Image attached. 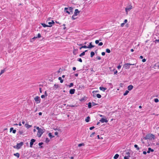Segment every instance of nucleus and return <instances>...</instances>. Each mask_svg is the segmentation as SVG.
I'll use <instances>...</instances> for the list:
<instances>
[{
    "instance_id": "nucleus-1",
    "label": "nucleus",
    "mask_w": 159,
    "mask_h": 159,
    "mask_svg": "<svg viewBox=\"0 0 159 159\" xmlns=\"http://www.w3.org/2000/svg\"><path fill=\"white\" fill-rule=\"evenodd\" d=\"M155 136L154 135L151 134H148L146 135L144 138L145 139L152 140L155 139Z\"/></svg>"
},
{
    "instance_id": "nucleus-2",
    "label": "nucleus",
    "mask_w": 159,
    "mask_h": 159,
    "mask_svg": "<svg viewBox=\"0 0 159 159\" xmlns=\"http://www.w3.org/2000/svg\"><path fill=\"white\" fill-rule=\"evenodd\" d=\"M23 142H21L20 143H17L16 146V147L15 146L14 147L15 148H16L17 149H19L21 148V146L23 145Z\"/></svg>"
},
{
    "instance_id": "nucleus-3",
    "label": "nucleus",
    "mask_w": 159,
    "mask_h": 159,
    "mask_svg": "<svg viewBox=\"0 0 159 159\" xmlns=\"http://www.w3.org/2000/svg\"><path fill=\"white\" fill-rule=\"evenodd\" d=\"M135 65L134 64H132L127 63L125 64L124 65V68L126 69H129L130 68V65Z\"/></svg>"
},
{
    "instance_id": "nucleus-4",
    "label": "nucleus",
    "mask_w": 159,
    "mask_h": 159,
    "mask_svg": "<svg viewBox=\"0 0 159 159\" xmlns=\"http://www.w3.org/2000/svg\"><path fill=\"white\" fill-rule=\"evenodd\" d=\"M132 8V6L131 5H129L125 8V11L127 14H128V11Z\"/></svg>"
},
{
    "instance_id": "nucleus-5",
    "label": "nucleus",
    "mask_w": 159,
    "mask_h": 159,
    "mask_svg": "<svg viewBox=\"0 0 159 159\" xmlns=\"http://www.w3.org/2000/svg\"><path fill=\"white\" fill-rule=\"evenodd\" d=\"M43 133V129H40L39 130H38L37 135L38 137H40L41 136Z\"/></svg>"
},
{
    "instance_id": "nucleus-6",
    "label": "nucleus",
    "mask_w": 159,
    "mask_h": 159,
    "mask_svg": "<svg viewBox=\"0 0 159 159\" xmlns=\"http://www.w3.org/2000/svg\"><path fill=\"white\" fill-rule=\"evenodd\" d=\"M34 100L37 104L39 103L40 102L41 99L40 98V97L38 96L35 97L34 98Z\"/></svg>"
},
{
    "instance_id": "nucleus-7",
    "label": "nucleus",
    "mask_w": 159,
    "mask_h": 159,
    "mask_svg": "<svg viewBox=\"0 0 159 159\" xmlns=\"http://www.w3.org/2000/svg\"><path fill=\"white\" fill-rule=\"evenodd\" d=\"M35 141L36 140L34 139H32L31 140L30 142V147H32L34 143L35 142Z\"/></svg>"
},
{
    "instance_id": "nucleus-8",
    "label": "nucleus",
    "mask_w": 159,
    "mask_h": 159,
    "mask_svg": "<svg viewBox=\"0 0 159 159\" xmlns=\"http://www.w3.org/2000/svg\"><path fill=\"white\" fill-rule=\"evenodd\" d=\"M99 121L101 123H103L104 122L107 123L108 122V120L106 119L102 118Z\"/></svg>"
},
{
    "instance_id": "nucleus-9",
    "label": "nucleus",
    "mask_w": 159,
    "mask_h": 159,
    "mask_svg": "<svg viewBox=\"0 0 159 159\" xmlns=\"http://www.w3.org/2000/svg\"><path fill=\"white\" fill-rule=\"evenodd\" d=\"M80 11H79L78 9H75V12L74 13V16H77L80 13Z\"/></svg>"
},
{
    "instance_id": "nucleus-10",
    "label": "nucleus",
    "mask_w": 159,
    "mask_h": 159,
    "mask_svg": "<svg viewBox=\"0 0 159 159\" xmlns=\"http://www.w3.org/2000/svg\"><path fill=\"white\" fill-rule=\"evenodd\" d=\"M75 91V89H71L70 90V93L71 94H73L74 93Z\"/></svg>"
},
{
    "instance_id": "nucleus-11",
    "label": "nucleus",
    "mask_w": 159,
    "mask_h": 159,
    "mask_svg": "<svg viewBox=\"0 0 159 159\" xmlns=\"http://www.w3.org/2000/svg\"><path fill=\"white\" fill-rule=\"evenodd\" d=\"M92 42L90 43L89 45L87 46L88 48H91L94 47V46L92 44Z\"/></svg>"
},
{
    "instance_id": "nucleus-12",
    "label": "nucleus",
    "mask_w": 159,
    "mask_h": 159,
    "mask_svg": "<svg viewBox=\"0 0 159 159\" xmlns=\"http://www.w3.org/2000/svg\"><path fill=\"white\" fill-rule=\"evenodd\" d=\"M133 88V86L132 85H129L128 87V90L130 91Z\"/></svg>"
},
{
    "instance_id": "nucleus-13",
    "label": "nucleus",
    "mask_w": 159,
    "mask_h": 159,
    "mask_svg": "<svg viewBox=\"0 0 159 159\" xmlns=\"http://www.w3.org/2000/svg\"><path fill=\"white\" fill-rule=\"evenodd\" d=\"M126 154L127 155V156H125L124 157V159H129L128 158L130 157V154L129 152H128L126 153Z\"/></svg>"
},
{
    "instance_id": "nucleus-14",
    "label": "nucleus",
    "mask_w": 159,
    "mask_h": 159,
    "mask_svg": "<svg viewBox=\"0 0 159 159\" xmlns=\"http://www.w3.org/2000/svg\"><path fill=\"white\" fill-rule=\"evenodd\" d=\"M153 149H152L151 148H148V151H147V152L149 153H150V152H153Z\"/></svg>"
},
{
    "instance_id": "nucleus-15",
    "label": "nucleus",
    "mask_w": 159,
    "mask_h": 159,
    "mask_svg": "<svg viewBox=\"0 0 159 159\" xmlns=\"http://www.w3.org/2000/svg\"><path fill=\"white\" fill-rule=\"evenodd\" d=\"M44 27H50L52 26V25H46L44 23H42L41 24Z\"/></svg>"
},
{
    "instance_id": "nucleus-16",
    "label": "nucleus",
    "mask_w": 159,
    "mask_h": 159,
    "mask_svg": "<svg viewBox=\"0 0 159 159\" xmlns=\"http://www.w3.org/2000/svg\"><path fill=\"white\" fill-rule=\"evenodd\" d=\"M99 89L101 90H102L103 91H105V90L107 89L106 88L101 87H100Z\"/></svg>"
},
{
    "instance_id": "nucleus-17",
    "label": "nucleus",
    "mask_w": 159,
    "mask_h": 159,
    "mask_svg": "<svg viewBox=\"0 0 159 159\" xmlns=\"http://www.w3.org/2000/svg\"><path fill=\"white\" fill-rule=\"evenodd\" d=\"M68 9V8L67 7H65L64 8V11H66V13H68L69 14H70V12L67 10Z\"/></svg>"
},
{
    "instance_id": "nucleus-18",
    "label": "nucleus",
    "mask_w": 159,
    "mask_h": 159,
    "mask_svg": "<svg viewBox=\"0 0 159 159\" xmlns=\"http://www.w3.org/2000/svg\"><path fill=\"white\" fill-rule=\"evenodd\" d=\"M87 50H85L84 52H83L82 53H81L79 55L80 57H81L83 56H84L85 54V52H86L87 51Z\"/></svg>"
},
{
    "instance_id": "nucleus-19",
    "label": "nucleus",
    "mask_w": 159,
    "mask_h": 159,
    "mask_svg": "<svg viewBox=\"0 0 159 159\" xmlns=\"http://www.w3.org/2000/svg\"><path fill=\"white\" fill-rule=\"evenodd\" d=\"M119 157V154H116L114 157L113 158L114 159H117Z\"/></svg>"
},
{
    "instance_id": "nucleus-20",
    "label": "nucleus",
    "mask_w": 159,
    "mask_h": 159,
    "mask_svg": "<svg viewBox=\"0 0 159 159\" xmlns=\"http://www.w3.org/2000/svg\"><path fill=\"white\" fill-rule=\"evenodd\" d=\"M92 104L90 102H89L88 104V107L89 108H90L92 107Z\"/></svg>"
},
{
    "instance_id": "nucleus-21",
    "label": "nucleus",
    "mask_w": 159,
    "mask_h": 159,
    "mask_svg": "<svg viewBox=\"0 0 159 159\" xmlns=\"http://www.w3.org/2000/svg\"><path fill=\"white\" fill-rule=\"evenodd\" d=\"M14 155L17 158H19L20 156V154H19V153H14Z\"/></svg>"
},
{
    "instance_id": "nucleus-22",
    "label": "nucleus",
    "mask_w": 159,
    "mask_h": 159,
    "mask_svg": "<svg viewBox=\"0 0 159 159\" xmlns=\"http://www.w3.org/2000/svg\"><path fill=\"white\" fill-rule=\"evenodd\" d=\"M48 24L49 25H52V24H54V22L53 20H52L51 22H48Z\"/></svg>"
},
{
    "instance_id": "nucleus-23",
    "label": "nucleus",
    "mask_w": 159,
    "mask_h": 159,
    "mask_svg": "<svg viewBox=\"0 0 159 159\" xmlns=\"http://www.w3.org/2000/svg\"><path fill=\"white\" fill-rule=\"evenodd\" d=\"M95 55V53L93 52H91L90 53L91 57H93Z\"/></svg>"
},
{
    "instance_id": "nucleus-24",
    "label": "nucleus",
    "mask_w": 159,
    "mask_h": 159,
    "mask_svg": "<svg viewBox=\"0 0 159 159\" xmlns=\"http://www.w3.org/2000/svg\"><path fill=\"white\" fill-rule=\"evenodd\" d=\"M90 117L89 116H88L85 119V120L87 122H88L89 121Z\"/></svg>"
},
{
    "instance_id": "nucleus-25",
    "label": "nucleus",
    "mask_w": 159,
    "mask_h": 159,
    "mask_svg": "<svg viewBox=\"0 0 159 159\" xmlns=\"http://www.w3.org/2000/svg\"><path fill=\"white\" fill-rule=\"evenodd\" d=\"M25 127L27 128H29L31 127V125H30L28 124H25Z\"/></svg>"
},
{
    "instance_id": "nucleus-26",
    "label": "nucleus",
    "mask_w": 159,
    "mask_h": 159,
    "mask_svg": "<svg viewBox=\"0 0 159 159\" xmlns=\"http://www.w3.org/2000/svg\"><path fill=\"white\" fill-rule=\"evenodd\" d=\"M41 35H40V34L39 33V34H38L37 37H34L33 38V39H34L36 38L37 37L39 38L41 37Z\"/></svg>"
},
{
    "instance_id": "nucleus-27",
    "label": "nucleus",
    "mask_w": 159,
    "mask_h": 159,
    "mask_svg": "<svg viewBox=\"0 0 159 159\" xmlns=\"http://www.w3.org/2000/svg\"><path fill=\"white\" fill-rule=\"evenodd\" d=\"M59 87V85L58 84H55L54 85V88L55 89H57Z\"/></svg>"
},
{
    "instance_id": "nucleus-28",
    "label": "nucleus",
    "mask_w": 159,
    "mask_h": 159,
    "mask_svg": "<svg viewBox=\"0 0 159 159\" xmlns=\"http://www.w3.org/2000/svg\"><path fill=\"white\" fill-rule=\"evenodd\" d=\"M129 93V91L128 90H126L125 91V93H124L123 94V95L124 96H125L126 95H127L128 93Z\"/></svg>"
},
{
    "instance_id": "nucleus-29",
    "label": "nucleus",
    "mask_w": 159,
    "mask_h": 159,
    "mask_svg": "<svg viewBox=\"0 0 159 159\" xmlns=\"http://www.w3.org/2000/svg\"><path fill=\"white\" fill-rule=\"evenodd\" d=\"M97 97L99 98H101V95L99 94H96Z\"/></svg>"
},
{
    "instance_id": "nucleus-30",
    "label": "nucleus",
    "mask_w": 159,
    "mask_h": 159,
    "mask_svg": "<svg viewBox=\"0 0 159 159\" xmlns=\"http://www.w3.org/2000/svg\"><path fill=\"white\" fill-rule=\"evenodd\" d=\"M134 147L135 148H137V150H139V148L138 147V146L137 144H135L134 145Z\"/></svg>"
},
{
    "instance_id": "nucleus-31",
    "label": "nucleus",
    "mask_w": 159,
    "mask_h": 159,
    "mask_svg": "<svg viewBox=\"0 0 159 159\" xmlns=\"http://www.w3.org/2000/svg\"><path fill=\"white\" fill-rule=\"evenodd\" d=\"M106 52L108 53H110L111 52V51L109 49L107 48L106 49Z\"/></svg>"
},
{
    "instance_id": "nucleus-32",
    "label": "nucleus",
    "mask_w": 159,
    "mask_h": 159,
    "mask_svg": "<svg viewBox=\"0 0 159 159\" xmlns=\"http://www.w3.org/2000/svg\"><path fill=\"white\" fill-rule=\"evenodd\" d=\"M5 71V69L2 70H1V73L0 74L1 75Z\"/></svg>"
},
{
    "instance_id": "nucleus-33",
    "label": "nucleus",
    "mask_w": 159,
    "mask_h": 159,
    "mask_svg": "<svg viewBox=\"0 0 159 159\" xmlns=\"http://www.w3.org/2000/svg\"><path fill=\"white\" fill-rule=\"evenodd\" d=\"M58 79L60 80V82L61 83H62L63 82V80L61 78V77H59L58 78Z\"/></svg>"
},
{
    "instance_id": "nucleus-34",
    "label": "nucleus",
    "mask_w": 159,
    "mask_h": 159,
    "mask_svg": "<svg viewBox=\"0 0 159 159\" xmlns=\"http://www.w3.org/2000/svg\"><path fill=\"white\" fill-rule=\"evenodd\" d=\"M88 48V47H87L86 46V45H84V46H82L81 47H80V49H81L82 48Z\"/></svg>"
},
{
    "instance_id": "nucleus-35",
    "label": "nucleus",
    "mask_w": 159,
    "mask_h": 159,
    "mask_svg": "<svg viewBox=\"0 0 159 159\" xmlns=\"http://www.w3.org/2000/svg\"><path fill=\"white\" fill-rule=\"evenodd\" d=\"M84 144L83 143H80L78 144V146L79 147H80L82 146H84Z\"/></svg>"
},
{
    "instance_id": "nucleus-36",
    "label": "nucleus",
    "mask_w": 159,
    "mask_h": 159,
    "mask_svg": "<svg viewBox=\"0 0 159 159\" xmlns=\"http://www.w3.org/2000/svg\"><path fill=\"white\" fill-rule=\"evenodd\" d=\"M48 135L50 138H53L54 137V136H53L52 135V134L51 133H49L48 134Z\"/></svg>"
},
{
    "instance_id": "nucleus-37",
    "label": "nucleus",
    "mask_w": 159,
    "mask_h": 159,
    "mask_svg": "<svg viewBox=\"0 0 159 159\" xmlns=\"http://www.w3.org/2000/svg\"><path fill=\"white\" fill-rule=\"evenodd\" d=\"M69 9V10L71 12H72V10H73V8L71 7H69V8H68Z\"/></svg>"
},
{
    "instance_id": "nucleus-38",
    "label": "nucleus",
    "mask_w": 159,
    "mask_h": 159,
    "mask_svg": "<svg viewBox=\"0 0 159 159\" xmlns=\"http://www.w3.org/2000/svg\"><path fill=\"white\" fill-rule=\"evenodd\" d=\"M73 83H71L69 85V87H71L73 86Z\"/></svg>"
},
{
    "instance_id": "nucleus-39",
    "label": "nucleus",
    "mask_w": 159,
    "mask_h": 159,
    "mask_svg": "<svg viewBox=\"0 0 159 159\" xmlns=\"http://www.w3.org/2000/svg\"><path fill=\"white\" fill-rule=\"evenodd\" d=\"M154 101L155 102H159V100L157 98H155L154 99Z\"/></svg>"
},
{
    "instance_id": "nucleus-40",
    "label": "nucleus",
    "mask_w": 159,
    "mask_h": 159,
    "mask_svg": "<svg viewBox=\"0 0 159 159\" xmlns=\"http://www.w3.org/2000/svg\"><path fill=\"white\" fill-rule=\"evenodd\" d=\"M77 49H74V50H73V53H74V54L75 55L76 54L75 53V51H77Z\"/></svg>"
},
{
    "instance_id": "nucleus-41",
    "label": "nucleus",
    "mask_w": 159,
    "mask_h": 159,
    "mask_svg": "<svg viewBox=\"0 0 159 159\" xmlns=\"http://www.w3.org/2000/svg\"><path fill=\"white\" fill-rule=\"evenodd\" d=\"M101 40L100 39L99 40H96L95 41V43L96 44H97L99 43V41H101Z\"/></svg>"
},
{
    "instance_id": "nucleus-42",
    "label": "nucleus",
    "mask_w": 159,
    "mask_h": 159,
    "mask_svg": "<svg viewBox=\"0 0 159 159\" xmlns=\"http://www.w3.org/2000/svg\"><path fill=\"white\" fill-rule=\"evenodd\" d=\"M78 61L81 62H82V60L81 58H79L78 59Z\"/></svg>"
},
{
    "instance_id": "nucleus-43",
    "label": "nucleus",
    "mask_w": 159,
    "mask_h": 159,
    "mask_svg": "<svg viewBox=\"0 0 159 159\" xmlns=\"http://www.w3.org/2000/svg\"><path fill=\"white\" fill-rule=\"evenodd\" d=\"M92 106H94L97 105V104L94 102H92Z\"/></svg>"
},
{
    "instance_id": "nucleus-44",
    "label": "nucleus",
    "mask_w": 159,
    "mask_h": 159,
    "mask_svg": "<svg viewBox=\"0 0 159 159\" xmlns=\"http://www.w3.org/2000/svg\"><path fill=\"white\" fill-rule=\"evenodd\" d=\"M103 43L102 42H100L99 43L98 45L100 46H102L103 45Z\"/></svg>"
},
{
    "instance_id": "nucleus-45",
    "label": "nucleus",
    "mask_w": 159,
    "mask_h": 159,
    "mask_svg": "<svg viewBox=\"0 0 159 159\" xmlns=\"http://www.w3.org/2000/svg\"><path fill=\"white\" fill-rule=\"evenodd\" d=\"M125 24V23L124 22L123 23L120 24V26L121 27H123L124 26Z\"/></svg>"
},
{
    "instance_id": "nucleus-46",
    "label": "nucleus",
    "mask_w": 159,
    "mask_h": 159,
    "mask_svg": "<svg viewBox=\"0 0 159 159\" xmlns=\"http://www.w3.org/2000/svg\"><path fill=\"white\" fill-rule=\"evenodd\" d=\"M95 134V132H93L90 135V137H92L94 135V134Z\"/></svg>"
},
{
    "instance_id": "nucleus-47",
    "label": "nucleus",
    "mask_w": 159,
    "mask_h": 159,
    "mask_svg": "<svg viewBox=\"0 0 159 159\" xmlns=\"http://www.w3.org/2000/svg\"><path fill=\"white\" fill-rule=\"evenodd\" d=\"M75 16H74V15H73L72 17V19H73V20H75L76 18H75L74 17Z\"/></svg>"
},
{
    "instance_id": "nucleus-48",
    "label": "nucleus",
    "mask_w": 159,
    "mask_h": 159,
    "mask_svg": "<svg viewBox=\"0 0 159 159\" xmlns=\"http://www.w3.org/2000/svg\"><path fill=\"white\" fill-rule=\"evenodd\" d=\"M94 128V126H92V127H90L89 128V129L90 130H92V129H93Z\"/></svg>"
},
{
    "instance_id": "nucleus-49",
    "label": "nucleus",
    "mask_w": 159,
    "mask_h": 159,
    "mask_svg": "<svg viewBox=\"0 0 159 159\" xmlns=\"http://www.w3.org/2000/svg\"><path fill=\"white\" fill-rule=\"evenodd\" d=\"M16 130L15 129H14L12 131V133L13 134H15L16 133Z\"/></svg>"
},
{
    "instance_id": "nucleus-50",
    "label": "nucleus",
    "mask_w": 159,
    "mask_h": 159,
    "mask_svg": "<svg viewBox=\"0 0 159 159\" xmlns=\"http://www.w3.org/2000/svg\"><path fill=\"white\" fill-rule=\"evenodd\" d=\"M23 131H19V133L20 134H23Z\"/></svg>"
},
{
    "instance_id": "nucleus-51",
    "label": "nucleus",
    "mask_w": 159,
    "mask_h": 159,
    "mask_svg": "<svg viewBox=\"0 0 159 159\" xmlns=\"http://www.w3.org/2000/svg\"><path fill=\"white\" fill-rule=\"evenodd\" d=\"M97 58L98 60H100L101 59V57H97Z\"/></svg>"
},
{
    "instance_id": "nucleus-52",
    "label": "nucleus",
    "mask_w": 159,
    "mask_h": 159,
    "mask_svg": "<svg viewBox=\"0 0 159 159\" xmlns=\"http://www.w3.org/2000/svg\"><path fill=\"white\" fill-rule=\"evenodd\" d=\"M105 53L104 52H102V56H104L105 55Z\"/></svg>"
},
{
    "instance_id": "nucleus-53",
    "label": "nucleus",
    "mask_w": 159,
    "mask_h": 159,
    "mask_svg": "<svg viewBox=\"0 0 159 159\" xmlns=\"http://www.w3.org/2000/svg\"><path fill=\"white\" fill-rule=\"evenodd\" d=\"M146 60L145 59H143L142 60V61L143 62H145L146 61Z\"/></svg>"
},
{
    "instance_id": "nucleus-54",
    "label": "nucleus",
    "mask_w": 159,
    "mask_h": 159,
    "mask_svg": "<svg viewBox=\"0 0 159 159\" xmlns=\"http://www.w3.org/2000/svg\"><path fill=\"white\" fill-rule=\"evenodd\" d=\"M55 134L56 135H57L58 136V133L57 132H56L55 133Z\"/></svg>"
},
{
    "instance_id": "nucleus-55",
    "label": "nucleus",
    "mask_w": 159,
    "mask_h": 159,
    "mask_svg": "<svg viewBox=\"0 0 159 159\" xmlns=\"http://www.w3.org/2000/svg\"><path fill=\"white\" fill-rule=\"evenodd\" d=\"M117 73V70H114V74H116Z\"/></svg>"
},
{
    "instance_id": "nucleus-56",
    "label": "nucleus",
    "mask_w": 159,
    "mask_h": 159,
    "mask_svg": "<svg viewBox=\"0 0 159 159\" xmlns=\"http://www.w3.org/2000/svg\"><path fill=\"white\" fill-rule=\"evenodd\" d=\"M36 129L38 130H39L40 129H41V128H40L39 127H36Z\"/></svg>"
},
{
    "instance_id": "nucleus-57",
    "label": "nucleus",
    "mask_w": 159,
    "mask_h": 159,
    "mask_svg": "<svg viewBox=\"0 0 159 159\" xmlns=\"http://www.w3.org/2000/svg\"><path fill=\"white\" fill-rule=\"evenodd\" d=\"M127 19H125L124 21V23L125 24L127 22Z\"/></svg>"
},
{
    "instance_id": "nucleus-58",
    "label": "nucleus",
    "mask_w": 159,
    "mask_h": 159,
    "mask_svg": "<svg viewBox=\"0 0 159 159\" xmlns=\"http://www.w3.org/2000/svg\"><path fill=\"white\" fill-rule=\"evenodd\" d=\"M13 128H11L10 129V132H11L12 130L13 131Z\"/></svg>"
},
{
    "instance_id": "nucleus-59",
    "label": "nucleus",
    "mask_w": 159,
    "mask_h": 159,
    "mask_svg": "<svg viewBox=\"0 0 159 159\" xmlns=\"http://www.w3.org/2000/svg\"><path fill=\"white\" fill-rule=\"evenodd\" d=\"M121 66H120V65H119V66H117V68H118V69H120V68H121Z\"/></svg>"
},
{
    "instance_id": "nucleus-60",
    "label": "nucleus",
    "mask_w": 159,
    "mask_h": 159,
    "mask_svg": "<svg viewBox=\"0 0 159 159\" xmlns=\"http://www.w3.org/2000/svg\"><path fill=\"white\" fill-rule=\"evenodd\" d=\"M45 97V95H42L41 96V98H44Z\"/></svg>"
},
{
    "instance_id": "nucleus-61",
    "label": "nucleus",
    "mask_w": 159,
    "mask_h": 159,
    "mask_svg": "<svg viewBox=\"0 0 159 159\" xmlns=\"http://www.w3.org/2000/svg\"><path fill=\"white\" fill-rule=\"evenodd\" d=\"M73 70H75L76 69V68L75 67H74L72 68Z\"/></svg>"
},
{
    "instance_id": "nucleus-62",
    "label": "nucleus",
    "mask_w": 159,
    "mask_h": 159,
    "mask_svg": "<svg viewBox=\"0 0 159 159\" xmlns=\"http://www.w3.org/2000/svg\"><path fill=\"white\" fill-rule=\"evenodd\" d=\"M39 91H40V93H42V89L41 88H39Z\"/></svg>"
},
{
    "instance_id": "nucleus-63",
    "label": "nucleus",
    "mask_w": 159,
    "mask_h": 159,
    "mask_svg": "<svg viewBox=\"0 0 159 159\" xmlns=\"http://www.w3.org/2000/svg\"><path fill=\"white\" fill-rule=\"evenodd\" d=\"M43 144V143H39V146H41V145H42V144Z\"/></svg>"
},
{
    "instance_id": "nucleus-64",
    "label": "nucleus",
    "mask_w": 159,
    "mask_h": 159,
    "mask_svg": "<svg viewBox=\"0 0 159 159\" xmlns=\"http://www.w3.org/2000/svg\"><path fill=\"white\" fill-rule=\"evenodd\" d=\"M143 153L144 154H147V152H146V151H143Z\"/></svg>"
}]
</instances>
